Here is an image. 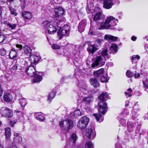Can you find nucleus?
<instances>
[{
    "mask_svg": "<svg viewBox=\"0 0 148 148\" xmlns=\"http://www.w3.org/2000/svg\"><path fill=\"white\" fill-rule=\"evenodd\" d=\"M41 58L40 56L32 55L27 59L28 61H24V66L23 67L22 71L26 73L27 74L31 77H33L38 71H36L35 67V64L38 63Z\"/></svg>",
    "mask_w": 148,
    "mask_h": 148,
    "instance_id": "obj_1",
    "label": "nucleus"
},
{
    "mask_svg": "<svg viewBox=\"0 0 148 148\" xmlns=\"http://www.w3.org/2000/svg\"><path fill=\"white\" fill-rule=\"evenodd\" d=\"M78 86L80 88V90L78 92V97L77 98L78 102L79 103L84 102L87 104H89L92 102L94 99L93 96H90L84 98V97L83 95L88 93L86 84L84 81H82L78 82Z\"/></svg>",
    "mask_w": 148,
    "mask_h": 148,
    "instance_id": "obj_2",
    "label": "nucleus"
},
{
    "mask_svg": "<svg viewBox=\"0 0 148 148\" xmlns=\"http://www.w3.org/2000/svg\"><path fill=\"white\" fill-rule=\"evenodd\" d=\"M108 49L102 48L99 51V55L97 56L92 59V63L91 67L92 68L96 66H101L104 65L107 59H109L110 56L108 54Z\"/></svg>",
    "mask_w": 148,
    "mask_h": 148,
    "instance_id": "obj_3",
    "label": "nucleus"
},
{
    "mask_svg": "<svg viewBox=\"0 0 148 148\" xmlns=\"http://www.w3.org/2000/svg\"><path fill=\"white\" fill-rule=\"evenodd\" d=\"M117 19L112 16L107 17L105 21L101 22H96V27L98 29H106L115 30L117 25Z\"/></svg>",
    "mask_w": 148,
    "mask_h": 148,
    "instance_id": "obj_4",
    "label": "nucleus"
},
{
    "mask_svg": "<svg viewBox=\"0 0 148 148\" xmlns=\"http://www.w3.org/2000/svg\"><path fill=\"white\" fill-rule=\"evenodd\" d=\"M140 127V124L136 121L127 123V130L129 133L125 132V139L129 141L130 138L133 139L136 138V134L139 133Z\"/></svg>",
    "mask_w": 148,
    "mask_h": 148,
    "instance_id": "obj_5",
    "label": "nucleus"
},
{
    "mask_svg": "<svg viewBox=\"0 0 148 148\" xmlns=\"http://www.w3.org/2000/svg\"><path fill=\"white\" fill-rule=\"evenodd\" d=\"M66 47L67 49H68L69 50H72L71 51V52L70 56L72 57H74L73 63L76 66L78 67L82 61L79 55L80 52L78 51V47L76 46L70 44H67Z\"/></svg>",
    "mask_w": 148,
    "mask_h": 148,
    "instance_id": "obj_6",
    "label": "nucleus"
},
{
    "mask_svg": "<svg viewBox=\"0 0 148 148\" xmlns=\"http://www.w3.org/2000/svg\"><path fill=\"white\" fill-rule=\"evenodd\" d=\"M108 96L106 92H102L98 97L100 101L98 103L99 112L104 115L107 112L108 107L107 103L105 101L107 99Z\"/></svg>",
    "mask_w": 148,
    "mask_h": 148,
    "instance_id": "obj_7",
    "label": "nucleus"
},
{
    "mask_svg": "<svg viewBox=\"0 0 148 148\" xmlns=\"http://www.w3.org/2000/svg\"><path fill=\"white\" fill-rule=\"evenodd\" d=\"M64 12L61 8H59L58 9H55L52 12L53 17L57 19V21L54 23V25L57 28H61V26H60V23L62 24V20L61 19L62 15L64 14Z\"/></svg>",
    "mask_w": 148,
    "mask_h": 148,
    "instance_id": "obj_8",
    "label": "nucleus"
},
{
    "mask_svg": "<svg viewBox=\"0 0 148 148\" xmlns=\"http://www.w3.org/2000/svg\"><path fill=\"white\" fill-rule=\"evenodd\" d=\"M103 68L94 72L93 75L95 78L98 80L101 81L102 82H107L109 78L108 77L107 74L104 72Z\"/></svg>",
    "mask_w": 148,
    "mask_h": 148,
    "instance_id": "obj_9",
    "label": "nucleus"
},
{
    "mask_svg": "<svg viewBox=\"0 0 148 148\" xmlns=\"http://www.w3.org/2000/svg\"><path fill=\"white\" fill-rule=\"evenodd\" d=\"M43 29L47 31L49 34H54L57 30V27L51 24V22L48 21H43L42 24Z\"/></svg>",
    "mask_w": 148,
    "mask_h": 148,
    "instance_id": "obj_10",
    "label": "nucleus"
},
{
    "mask_svg": "<svg viewBox=\"0 0 148 148\" xmlns=\"http://www.w3.org/2000/svg\"><path fill=\"white\" fill-rule=\"evenodd\" d=\"M61 128L63 130H69L73 126V122L71 120H66L61 121L59 123Z\"/></svg>",
    "mask_w": 148,
    "mask_h": 148,
    "instance_id": "obj_11",
    "label": "nucleus"
},
{
    "mask_svg": "<svg viewBox=\"0 0 148 148\" xmlns=\"http://www.w3.org/2000/svg\"><path fill=\"white\" fill-rule=\"evenodd\" d=\"M0 113L1 116L8 118H12L13 116V112L12 110L6 107H3L0 109Z\"/></svg>",
    "mask_w": 148,
    "mask_h": 148,
    "instance_id": "obj_12",
    "label": "nucleus"
},
{
    "mask_svg": "<svg viewBox=\"0 0 148 148\" xmlns=\"http://www.w3.org/2000/svg\"><path fill=\"white\" fill-rule=\"evenodd\" d=\"M91 127L86 130V135L88 139H93L96 136L94 123H90Z\"/></svg>",
    "mask_w": 148,
    "mask_h": 148,
    "instance_id": "obj_13",
    "label": "nucleus"
},
{
    "mask_svg": "<svg viewBox=\"0 0 148 148\" xmlns=\"http://www.w3.org/2000/svg\"><path fill=\"white\" fill-rule=\"evenodd\" d=\"M89 121V118L86 116L82 117L79 120L77 126L80 129H84L88 125Z\"/></svg>",
    "mask_w": 148,
    "mask_h": 148,
    "instance_id": "obj_14",
    "label": "nucleus"
},
{
    "mask_svg": "<svg viewBox=\"0 0 148 148\" xmlns=\"http://www.w3.org/2000/svg\"><path fill=\"white\" fill-rule=\"evenodd\" d=\"M16 47L18 48L17 49H15L12 48L11 49V51L9 54V57L11 59L16 60L18 59V57L17 56V53L18 51L21 50L22 47V45H21L17 44Z\"/></svg>",
    "mask_w": 148,
    "mask_h": 148,
    "instance_id": "obj_15",
    "label": "nucleus"
},
{
    "mask_svg": "<svg viewBox=\"0 0 148 148\" xmlns=\"http://www.w3.org/2000/svg\"><path fill=\"white\" fill-rule=\"evenodd\" d=\"M69 26L65 25L62 28H60L57 32V34L60 39H62L63 36L67 34L69 29Z\"/></svg>",
    "mask_w": 148,
    "mask_h": 148,
    "instance_id": "obj_16",
    "label": "nucleus"
},
{
    "mask_svg": "<svg viewBox=\"0 0 148 148\" xmlns=\"http://www.w3.org/2000/svg\"><path fill=\"white\" fill-rule=\"evenodd\" d=\"M103 7L106 9H110L112 7L115 3L119 4V0H103Z\"/></svg>",
    "mask_w": 148,
    "mask_h": 148,
    "instance_id": "obj_17",
    "label": "nucleus"
},
{
    "mask_svg": "<svg viewBox=\"0 0 148 148\" xmlns=\"http://www.w3.org/2000/svg\"><path fill=\"white\" fill-rule=\"evenodd\" d=\"M85 44L87 45L88 46L87 49V50L89 53L93 54V53L98 50L97 46L94 45H91V42H86Z\"/></svg>",
    "mask_w": 148,
    "mask_h": 148,
    "instance_id": "obj_18",
    "label": "nucleus"
},
{
    "mask_svg": "<svg viewBox=\"0 0 148 148\" xmlns=\"http://www.w3.org/2000/svg\"><path fill=\"white\" fill-rule=\"evenodd\" d=\"M22 16L24 18L25 23L26 24L30 23V19L32 17V14L29 12L26 11L23 12Z\"/></svg>",
    "mask_w": 148,
    "mask_h": 148,
    "instance_id": "obj_19",
    "label": "nucleus"
},
{
    "mask_svg": "<svg viewBox=\"0 0 148 148\" xmlns=\"http://www.w3.org/2000/svg\"><path fill=\"white\" fill-rule=\"evenodd\" d=\"M140 74L144 76V77L142 79V82L145 88V90L148 93V79L147 76V74L143 71H141Z\"/></svg>",
    "mask_w": 148,
    "mask_h": 148,
    "instance_id": "obj_20",
    "label": "nucleus"
},
{
    "mask_svg": "<svg viewBox=\"0 0 148 148\" xmlns=\"http://www.w3.org/2000/svg\"><path fill=\"white\" fill-rule=\"evenodd\" d=\"M44 73L43 72H39L38 71L37 73H36L33 77L34 78L33 80V82L34 83L39 82L41 81L42 78V76L43 75Z\"/></svg>",
    "mask_w": 148,
    "mask_h": 148,
    "instance_id": "obj_21",
    "label": "nucleus"
},
{
    "mask_svg": "<svg viewBox=\"0 0 148 148\" xmlns=\"http://www.w3.org/2000/svg\"><path fill=\"white\" fill-rule=\"evenodd\" d=\"M87 24V21L86 20H82L79 22L78 25V30L79 32H83L85 30Z\"/></svg>",
    "mask_w": 148,
    "mask_h": 148,
    "instance_id": "obj_22",
    "label": "nucleus"
},
{
    "mask_svg": "<svg viewBox=\"0 0 148 148\" xmlns=\"http://www.w3.org/2000/svg\"><path fill=\"white\" fill-rule=\"evenodd\" d=\"M99 81L94 77L90 78L89 80L90 83L91 85L95 88H97L99 86V84L98 82Z\"/></svg>",
    "mask_w": 148,
    "mask_h": 148,
    "instance_id": "obj_23",
    "label": "nucleus"
},
{
    "mask_svg": "<svg viewBox=\"0 0 148 148\" xmlns=\"http://www.w3.org/2000/svg\"><path fill=\"white\" fill-rule=\"evenodd\" d=\"M77 137L75 133H73L71 136V140L70 141V143L72 142L73 144H75L77 140ZM65 148H70V143L69 144L67 143L66 145Z\"/></svg>",
    "mask_w": 148,
    "mask_h": 148,
    "instance_id": "obj_24",
    "label": "nucleus"
},
{
    "mask_svg": "<svg viewBox=\"0 0 148 148\" xmlns=\"http://www.w3.org/2000/svg\"><path fill=\"white\" fill-rule=\"evenodd\" d=\"M34 116L36 119L40 121L43 122L45 120L44 115L42 113H35Z\"/></svg>",
    "mask_w": 148,
    "mask_h": 148,
    "instance_id": "obj_25",
    "label": "nucleus"
},
{
    "mask_svg": "<svg viewBox=\"0 0 148 148\" xmlns=\"http://www.w3.org/2000/svg\"><path fill=\"white\" fill-rule=\"evenodd\" d=\"M99 11V10H98ZM104 17V15L103 14L102 12H98L97 13L93 18V19L94 21L99 20L103 19Z\"/></svg>",
    "mask_w": 148,
    "mask_h": 148,
    "instance_id": "obj_26",
    "label": "nucleus"
},
{
    "mask_svg": "<svg viewBox=\"0 0 148 148\" xmlns=\"http://www.w3.org/2000/svg\"><path fill=\"white\" fill-rule=\"evenodd\" d=\"M118 46L116 44L113 43L110 47L108 52L109 53H116L117 52Z\"/></svg>",
    "mask_w": 148,
    "mask_h": 148,
    "instance_id": "obj_27",
    "label": "nucleus"
},
{
    "mask_svg": "<svg viewBox=\"0 0 148 148\" xmlns=\"http://www.w3.org/2000/svg\"><path fill=\"white\" fill-rule=\"evenodd\" d=\"M118 38L117 37L113 36L110 34H106L105 36L104 39L108 41L112 42L116 41Z\"/></svg>",
    "mask_w": 148,
    "mask_h": 148,
    "instance_id": "obj_28",
    "label": "nucleus"
},
{
    "mask_svg": "<svg viewBox=\"0 0 148 148\" xmlns=\"http://www.w3.org/2000/svg\"><path fill=\"white\" fill-rule=\"evenodd\" d=\"M23 49L25 53L27 56L29 55V57H30V56L31 55H33L31 53L32 51L31 49H30V47L28 46H25L23 48ZM34 55H38L39 56V53L38 54V53H37L36 54Z\"/></svg>",
    "mask_w": 148,
    "mask_h": 148,
    "instance_id": "obj_29",
    "label": "nucleus"
},
{
    "mask_svg": "<svg viewBox=\"0 0 148 148\" xmlns=\"http://www.w3.org/2000/svg\"><path fill=\"white\" fill-rule=\"evenodd\" d=\"M5 139L6 140H8L11 134V128L10 127H6L5 128Z\"/></svg>",
    "mask_w": 148,
    "mask_h": 148,
    "instance_id": "obj_30",
    "label": "nucleus"
},
{
    "mask_svg": "<svg viewBox=\"0 0 148 148\" xmlns=\"http://www.w3.org/2000/svg\"><path fill=\"white\" fill-rule=\"evenodd\" d=\"M14 140L15 143H18L21 142L22 141V138L20 136L21 135L20 134L18 133H14Z\"/></svg>",
    "mask_w": 148,
    "mask_h": 148,
    "instance_id": "obj_31",
    "label": "nucleus"
},
{
    "mask_svg": "<svg viewBox=\"0 0 148 148\" xmlns=\"http://www.w3.org/2000/svg\"><path fill=\"white\" fill-rule=\"evenodd\" d=\"M13 97L11 94L9 93H6L4 95L3 99L6 102H11L12 100Z\"/></svg>",
    "mask_w": 148,
    "mask_h": 148,
    "instance_id": "obj_32",
    "label": "nucleus"
},
{
    "mask_svg": "<svg viewBox=\"0 0 148 148\" xmlns=\"http://www.w3.org/2000/svg\"><path fill=\"white\" fill-rule=\"evenodd\" d=\"M82 73L81 70L78 68H77L75 70V77L79 81V78L82 77L81 75Z\"/></svg>",
    "mask_w": 148,
    "mask_h": 148,
    "instance_id": "obj_33",
    "label": "nucleus"
},
{
    "mask_svg": "<svg viewBox=\"0 0 148 148\" xmlns=\"http://www.w3.org/2000/svg\"><path fill=\"white\" fill-rule=\"evenodd\" d=\"M93 116H95L96 121L99 123L102 122L103 120V116L100 114H94Z\"/></svg>",
    "mask_w": 148,
    "mask_h": 148,
    "instance_id": "obj_34",
    "label": "nucleus"
},
{
    "mask_svg": "<svg viewBox=\"0 0 148 148\" xmlns=\"http://www.w3.org/2000/svg\"><path fill=\"white\" fill-rule=\"evenodd\" d=\"M19 103L21 107V109L23 110L27 104V102L25 99L23 98L19 99Z\"/></svg>",
    "mask_w": 148,
    "mask_h": 148,
    "instance_id": "obj_35",
    "label": "nucleus"
},
{
    "mask_svg": "<svg viewBox=\"0 0 148 148\" xmlns=\"http://www.w3.org/2000/svg\"><path fill=\"white\" fill-rule=\"evenodd\" d=\"M140 59V57L138 55H134L131 58V60L133 64H136Z\"/></svg>",
    "mask_w": 148,
    "mask_h": 148,
    "instance_id": "obj_36",
    "label": "nucleus"
},
{
    "mask_svg": "<svg viewBox=\"0 0 148 148\" xmlns=\"http://www.w3.org/2000/svg\"><path fill=\"white\" fill-rule=\"evenodd\" d=\"M55 91H53L50 93L48 95V101L50 103L53 98H54L56 94Z\"/></svg>",
    "mask_w": 148,
    "mask_h": 148,
    "instance_id": "obj_37",
    "label": "nucleus"
},
{
    "mask_svg": "<svg viewBox=\"0 0 148 148\" xmlns=\"http://www.w3.org/2000/svg\"><path fill=\"white\" fill-rule=\"evenodd\" d=\"M138 112L134 110L131 111V118L133 120L135 119L139 115Z\"/></svg>",
    "mask_w": 148,
    "mask_h": 148,
    "instance_id": "obj_38",
    "label": "nucleus"
},
{
    "mask_svg": "<svg viewBox=\"0 0 148 148\" xmlns=\"http://www.w3.org/2000/svg\"><path fill=\"white\" fill-rule=\"evenodd\" d=\"M10 125L12 127H14V124H16L17 122V119L13 117L12 119H10Z\"/></svg>",
    "mask_w": 148,
    "mask_h": 148,
    "instance_id": "obj_39",
    "label": "nucleus"
},
{
    "mask_svg": "<svg viewBox=\"0 0 148 148\" xmlns=\"http://www.w3.org/2000/svg\"><path fill=\"white\" fill-rule=\"evenodd\" d=\"M10 10V13L15 16H16L17 15V13L16 12V10L14 9L11 6H9L8 7Z\"/></svg>",
    "mask_w": 148,
    "mask_h": 148,
    "instance_id": "obj_40",
    "label": "nucleus"
},
{
    "mask_svg": "<svg viewBox=\"0 0 148 148\" xmlns=\"http://www.w3.org/2000/svg\"><path fill=\"white\" fill-rule=\"evenodd\" d=\"M81 114V112L80 110L79 109H78L75 110L73 112V114L74 115V118H75L79 116H80Z\"/></svg>",
    "mask_w": 148,
    "mask_h": 148,
    "instance_id": "obj_41",
    "label": "nucleus"
},
{
    "mask_svg": "<svg viewBox=\"0 0 148 148\" xmlns=\"http://www.w3.org/2000/svg\"><path fill=\"white\" fill-rule=\"evenodd\" d=\"M85 148H94L92 143L91 141L86 142L85 144Z\"/></svg>",
    "mask_w": 148,
    "mask_h": 148,
    "instance_id": "obj_42",
    "label": "nucleus"
},
{
    "mask_svg": "<svg viewBox=\"0 0 148 148\" xmlns=\"http://www.w3.org/2000/svg\"><path fill=\"white\" fill-rule=\"evenodd\" d=\"M6 24L7 26L10 28L12 30L15 29L17 26L16 24H11L9 22L7 23Z\"/></svg>",
    "mask_w": 148,
    "mask_h": 148,
    "instance_id": "obj_43",
    "label": "nucleus"
},
{
    "mask_svg": "<svg viewBox=\"0 0 148 148\" xmlns=\"http://www.w3.org/2000/svg\"><path fill=\"white\" fill-rule=\"evenodd\" d=\"M126 75L127 77L128 78H131L134 76V72H132L129 70H127V71Z\"/></svg>",
    "mask_w": 148,
    "mask_h": 148,
    "instance_id": "obj_44",
    "label": "nucleus"
},
{
    "mask_svg": "<svg viewBox=\"0 0 148 148\" xmlns=\"http://www.w3.org/2000/svg\"><path fill=\"white\" fill-rule=\"evenodd\" d=\"M6 54V51L4 48L0 49V56H4Z\"/></svg>",
    "mask_w": 148,
    "mask_h": 148,
    "instance_id": "obj_45",
    "label": "nucleus"
},
{
    "mask_svg": "<svg viewBox=\"0 0 148 148\" xmlns=\"http://www.w3.org/2000/svg\"><path fill=\"white\" fill-rule=\"evenodd\" d=\"M12 69L13 70H18V71L22 68L18 64H16L13 66Z\"/></svg>",
    "mask_w": 148,
    "mask_h": 148,
    "instance_id": "obj_46",
    "label": "nucleus"
},
{
    "mask_svg": "<svg viewBox=\"0 0 148 148\" xmlns=\"http://www.w3.org/2000/svg\"><path fill=\"white\" fill-rule=\"evenodd\" d=\"M139 105L138 103V102H137L132 107L133 108V110H135L137 112H138L140 110V108H139Z\"/></svg>",
    "mask_w": 148,
    "mask_h": 148,
    "instance_id": "obj_47",
    "label": "nucleus"
},
{
    "mask_svg": "<svg viewBox=\"0 0 148 148\" xmlns=\"http://www.w3.org/2000/svg\"><path fill=\"white\" fill-rule=\"evenodd\" d=\"M20 3V5L21 6L22 9H23L25 6V0H18Z\"/></svg>",
    "mask_w": 148,
    "mask_h": 148,
    "instance_id": "obj_48",
    "label": "nucleus"
},
{
    "mask_svg": "<svg viewBox=\"0 0 148 148\" xmlns=\"http://www.w3.org/2000/svg\"><path fill=\"white\" fill-rule=\"evenodd\" d=\"M132 91V89L131 88H128L126 91L125 92V94L126 96H128V97H130L131 96V93Z\"/></svg>",
    "mask_w": 148,
    "mask_h": 148,
    "instance_id": "obj_49",
    "label": "nucleus"
},
{
    "mask_svg": "<svg viewBox=\"0 0 148 148\" xmlns=\"http://www.w3.org/2000/svg\"><path fill=\"white\" fill-rule=\"evenodd\" d=\"M22 33V31L21 29H19L16 31L13 34V35H16L18 37L21 35Z\"/></svg>",
    "mask_w": 148,
    "mask_h": 148,
    "instance_id": "obj_50",
    "label": "nucleus"
},
{
    "mask_svg": "<svg viewBox=\"0 0 148 148\" xmlns=\"http://www.w3.org/2000/svg\"><path fill=\"white\" fill-rule=\"evenodd\" d=\"M5 37L4 35H0V43H5L6 42L5 41Z\"/></svg>",
    "mask_w": 148,
    "mask_h": 148,
    "instance_id": "obj_51",
    "label": "nucleus"
},
{
    "mask_svg": "<svg viewBox=\"0 0 148 148\" xmlns=\"http://www.w3.org/2000/svg\"><path fill=\"white\" fill-rule=\"evenodd\" d=\"M121 124L123 126H125L126 124V122L125 120L123 119H121L119 121Z\"/></svg>",
    "mask_w": 148,
    "mask_h": 148,
    "instance_id": "obj_52",
    "label": "nucleus"
},
{
    "mask_svg": "<svg viewBox=\"0 0 148 148\" xmlns=\"http://www.w3.org/2000/svg\"><path fill=\"white\" fill-rule=\"evenodd\" d=\"M52 48L53 49H58L59 51L60 50V47L57 45L54 44L51 46Z\"/></svg>",
    "mask_w": 148,
    "mask_h": 148,
    "instance_id": "obj_53",
    "label": "nucleus"
},
{
    "mask_svg": "<svg viewBox=\"0 0 148 148\" xmlns=\"http://www.w3.org/2000/svg\"><path fill=\"white\" fill-rule=\"evenodd\" d=\"M140 74L138 73H137L136 71L134 72V78L136 79L137 78H138L140 77Z\"/></svg>",
    "mask_w": 148,
    "mask_h": 148,
    "instance_id": "obj_54",
    "label": "nucleus"
},
{
    "mask_svg": "<svg viewBox=\"0 0 148 148\" xmlns=\"http://www.w3.org/2000/svg\"><path fill=\"white\" fill-rule=\"evenodd\" d=\"M115 146L116 148H122L121 145L119 143L118 141L117 143L115 144Z\"/></svg>",
    "mask_w": 148,
    "mask_h": 148,
    "instance_id": "obj_55",
    "label": "nucleus"
},
{
    "mask_svg": "<svg viewBox=\"0 0 148 148\" xmlns=\"http://www.w3.org/2000/svg\"><path fill=\"white\" fill-rule=\"evenodd\" d=\"M89 34H90V35L92 36H95L97 35V32H95V31H91V29L90 30V31L89 32Z\"/></svg>",
    "mask_w": 148,
    "mask_h": 148,
    "instance_id": "obj_56",
    "label": "nucleus"
},
{
    "mask_svg": "<svg viewBox=\"0 0 148 148\" xmlns=\"http://www.w3.org/2000/svg\"><path fill=\"white\" fill-rule=\"evenodd\" d=\"M68 1H69L68 3H70L71 5H75L76 0H68Z\"/></svg>",
    "mask_w": 148,
    "mask_h": 148,
    "instance_id": "obj_57",
    "label": "nucleus"
},
{
    "mask_svg": "<svg viewBox=\"0 0 148 148\" xmlns=\"http://www.w3.org/2000/svg\"><path fill=\"white\" fill-rule=\"evenodd\" d=\"M119 18L121 19L123 15V13L122 12L118 13Z\"/></svg>",
    "mask_w": 148,
    "mask_h": 148,
    "instance_id": "obj_58",
    "label": "nucleus"
},
{
    "mask_svg": "<svg viewBox=\"0 0 148 148\" xmlns=\"http://www.w3.org/2000/svg\"><path fill=\"white\" fill-rule=\"evenodd\" d=\"M69 77L68 76H64L61 79V81L63 82L66 79L68 78Z\"/></svg>",
    "mask_w": 148,
    "mask_h": 148,
    "instance_id": "obj_59",
    "label": "nucleus"
},
{
    "mask_svg": "<svg viewBox=\"0 0 148 148\" xmlns=\"http://www.w3.org/2000/svg\"><path fill=\"white\" fill-rule=\"evenodd\" d=\"M137 39L136 37L134 36H132L131 37V39L133 41H135Z\"/></svg>",
    "mask_w": 148,
    "mask_h": 148,
    "instance_id": "obj_60",
    "label": "nucleus"
},
{
    "mask_svg": "<svg viewBox=\"0 0 148 148\" xmlns=\"http://www.w3.org/2000/svg\"><path fill=\"white\" fill-rule=\"evenodd\" d=\"M15 112L16 113H19V114H22V116L23 115V114H25L24 112L23 113V112H21V111H18V110H15Z\"/></svg>",
    "mask_w": 148,
    "mask_h": 148,
    "instance_id": "obj_61",
    "label": "nucleus"
},
{
    "mask_svg": "<svg viewBox=\"0 0 148 148\" xmlns=\"http://www.w3.org/2000/svg\"><path fill=\"white\" fill-rule=\"evenodd\" d=\"M145 49L146 50V52L148 53V44H146L145 46Z\"/></svg>",
    "mask_w": 148,
    "mask_h": 148,
    "instance_id": "obj_62",
    "label": "nucleus"
},
{
    "mask_svg": "<svg viewBox=\"0 0 148 148\" xmlns=\"http://www.w3.org/2000/svg\"><path fill=\"white\" fill-rule=\"evenodd\" d=\"M3 93L2 89L1 86V85H0V97L2 95Z\"/></svg>",
    "mask_w": 148,
    "mask_h": 148,
    "instance_id": "obj_63",
    "label": "nucleus"
},
{
    "mask_svg": "<svg viewBox=\"0 0 148 148\" xmlns=\"http://www.w3.org/2000/svg\"><path fill=\"white\" fill-rule=\"evenodd\" d=\"M10 148H18L15 145H13L11 146Z\"/></svg>",
    "mask_w": 148,
    "mask_h": 148,
    "instance_id": "obj_64",
    "label": "nucleus"
}]
</instances>
